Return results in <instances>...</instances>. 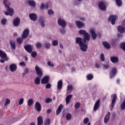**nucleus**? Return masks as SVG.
<instances>
[{"label": "nucleus", "instance_id": "1", "mask_svg": "<svg viewBox=\"0 0 125 125\" xmlns=\"http://www.w3.org/2000/svg\"><path fill=\"white\" fill-rule=\"evenodd\" d=\"M76 43L79 44L80 46V49L82 51L85 52L87 50V45L85 44V43H83V39L81 37H76Z\"/></svg>", "mask_w": 125, "mask_h": 125}, {"label": "nucleus", "instance_id": "2", "mask_svg": "<svg viewBox=\"0 0 125 125\" xmlns=\"http://www.w3.org/2000/svg\"><path fill=\"white\" fill-rule=\"evenodd\" d=\"M89 33L94 41L96 40V38H97V34H96L95 29L90 28Z\"/></svg>", "mask_w": 125, "mask_h": 125}, {"label": "nucleus", "instance_id": "3", "mask_svg": "<svg viewBox=\"0 0 125 125\" xmlns=\"http://www.w3.org/2000/svg\"><path fill=\"white\" fill-rule=\"evenodd\" d=\"M111 98H112V101H111V108H110L111 111L113 110V108H114V106H115V103H116V101H117V95L116 94L112 95Z\"/></svg>", "mask_w": 125, "mask_h": 125}, {"label": "nucleus", "instance_id": "4", "mask_svg": "<svg viewBox=\"0 0 125 125\" xmlns=\"http://www.w3.org/2000/svg\"><path fill=\"white\" fill-rule=\"evenodd\" d=\"M118 18V17L117 16H110L108 18V21H110L111 22L112 25H115L116 23V20H117V19Z\"/></svg>", "mask_w": 125, "mask_h": 125}, {"label": "nucleus", "instance_id": "5", "mask_svg": "<svg viewBox=\"0 0 125 125\" xmlns=\"http://www.w3.org/2000/svg\"><path fill=\"white\" fill-rule=\"evenodd\" d=\"M58 24L62 28H65V27H66V21L62 19H59L58 21Z\"/></svg>", "mask_w": 125, "mask_h": 125}, {"label": "nucleus", "instance_id": "6", "mask_svg": "<svg viewBox=\"0 0 125 125\" xmlns=\"http://www.w3.org/2000/svg\"><path fill=\"white\" fill-rule=\"evenodd\" d=\"M8 2V0H4L3 1V3L5 5V7H6L7 10V11H8V12H13V9H12V8H10L9 7V5H7V4H6V3H7Z\"/></svg>", "mask_w": 125, "mask_h": 125}, {"label": "nucleus", "instance_id": "7", "mask_svg": "<svg viewBox=\"0 0 125 125\" xmlns=\"http://www.w3.org/2000/svg\"><path fill=\"white\" fill-rule=\"evenodd\" d=\"M24 49L25 50L28 52V53H32V52L33 51V46H32L30 44H27L24 46Z\"/></svg>", "mask_w": 125, "mask_h": 125}, {"label": "nucleus", "instance_id": "8", "mask_svg": "<svg viewBox=\"0 0 125 125\" xmlns=\"http://www.w3.org/2000/svg\"><path fill=\"white\" fill-rule=\"evenodd\" d=\"M29 34H30V30L29 29H24L22 35V39H27L29 37Z\"/></svg>", "mask_w": 125, "mask_h": 125}, {"label": "nucleus", "instance_id": "9", "mask_svg": "<svg viewBox=\"0 0 125 125\" xmlns=\"http://www.w3.org/2000/svg\"><path fill=\"white\" fill-rule=\"evenodd\" d=\"M35 71L36 72V74L39 76V77H42V71L38 66H35Z\"/></svg>", "mask_w": 125, "mask_h": 125}, {"label": "nucleus", "instance_id": "10", "mask_svg": "<svg viewBox=\"0 0 125 125\" xmlns=\"http://www.w3.org/2000/svg\"><path fill=\"white\" fill-rule=\"evenodd\" d=\"M0 57L3 58V59H5L6 61H8V58H7L6 53L2 50H0Z\"/></svg>", "mask_w": 125, "mask_h": 125}, {"label": "nucleus", "instance_id": "11", "mask_svg": "<svg viewBox=\"0 0 125 125\" xmlns=\"http://www.w3.org/2000/svg\"><path fill=\"white\" fill-rule=\"evenodd\" d=\"M20 18H17L15 19L14 20L13 23V25L15 27H18L19 25H20Z\"/></svg>", "mask_w": 125, "mask_h": 125}, {"label": "nucleus", "instance_id": "12", "mask_svg": "<svg viewBox=\"0 0 125 125\" xmlns=\"http://www.w3.org/2000/svg\"><path fill=\"white\" fill-rule=\"evenodd\" d=\"M48 82H49V77L47 76H45L41 80V83L43 84L48 83Z\"/></svg>", "mask_w": 125, "mask_h": 125}, {"label": "nucleus", "instance_id": "13", "mask_svg": "<svg viewBox=\"0 0 125 125\" xmlns=\"http://www.w3.org/2000/svg\"><path fill=\"white\" fill-rule=\"evenodd\" d=\"M99 7L101 10L106 11V5L103 2H100L99 3Z\"/></svg>", "mask_w": 125, "mask_h": 125}, {"label": "nucleus", "instance_id": "14", "mask_svg": "<svg viewBox=\"0 0 125 125\" xmlns=\"http://www.w3.org/2000/svg\"><path fill=\"white\" fill-rule=\"evenodd\" d=\"M29 16L31 20H32V21H37V14L35 13H31L29 14Z\"/></svg>", "mask_w": 125, "mask_h": 125}, {"label": "nucleus", "instance_id": "15", "mask_svg": "<svg viewBox=\"0 0 125 125\" xmlns=\"http://www.w3.org/2000/svg\"><path fill=\"white\" fill-rule=\"evenodd\" d=\"M39 22L40 23L41 26L42 28H43L45 26V23H44V19H43V17H40L39 19Z\"/></svg>", "mask_w": 125, "mask_h": 125}, {"label": "nucleus", "instance_id": "16", "mask_svg": "<svg viewBox=\"0 0 125 125\" xmlns=\"http://www.w3.org/2000/svg\"><path fill=\"white\" fill-rule=\"evenodd\" d=\"M111 115V113L108 112L107 114L105 116L104 118V124H107L108 122H109V120H110V116Z\"/></svg>", "mask_w": 125, "mask_h": 125}, {"label": "nucleus", "instance_id": "17", "mask_svg": "<svg viewBox=\"0 0 125 125\" xmlns=\"http://www.w3.org/2000/svg\"><path fill=\"white\" fill-rule=\"evenodd\" d=\"M116 74H117V69L113 68L111 70L110 73V79H113L115 76Z\"/></svg>", "mask_w": 125, "mask_h": 125}, {"label": "nucleus", "instance_id": "18", "mask_svg": "<svg viewBox=\"0 0 125 125\" xmlns=\"http://www.w3.org/2000/svg\"><path fill=\"white\" fill-rule=\"evenodd\" d=\"M35 108L38 111V112H40L42 109V105L40 103L37 102L35 104Z\"/></svg>", "mask_w": 125, "mask_h": 125}, {"label": "nucleus", "instance_id": "19", "mask_svg": "<svg viewBox=\"0 0 125 125\" xmlns=\"http://www.w3.org/2000/svg\"><path fill=\"white\" fill-rule=\"evenodd\" d=\"M10 70L11 72H15L17 70V65L14 63H12L10 65Z\"/></svg>", "mask_w": 125, "mask_h": 125}, {"label": "nucleus", "instance_id": "20", "mask_svg": "<svg viewBox=\"0 0 125 125\" xmlns=\"http://www.w3.org/2000/svg\"><path fill=\"white\" fill-rule=\"evenodd\" d=\"M90 36L89 35L88 33H86L84 35V40H83L84 43H85V42H86V40L90 41Z\"/></svg>", "mask_w": 125, "mask_h": 125}, {"label": "nucleus", "instance_id": "21", "mask_svg": "<svg viewBox=\"0 0 125 125\" xmlns=\"http://www.w3.org/2000/svg\"><path fill=\"white\" fill-rule=\"evenodd\" d=\"M117 30L119 32V33H125V27L122 25L119 26L117 27Z\"/></svg>", "mask_w": 125, "mask_h": 125}, {"label": "nucleus", "instance_id": "22", "mask_svg": "<svg viewBox=\"0 0 125 125\" xmlns=\"http://www.w3.org/2000/svg\"><path fill=\"white\" fill-rule=\"evenodd\" d=\"M99 104H100V100H98L94 104L93 110L94 111H97L99 108Z\"/></svg>", "mask_w": 125, "mask_h": 125}, {"label": "nucleus", "instance_id": "23", "mask_svg": "<svg viewBox=\"0 0 125 125\" xmlns=\"http://www.w3.org/2000/svg\"><path fill=\"white\" fill-rule=\"evenodd\" d=\"M37 121V125H42L43 124V119L42 116L38 117Z\"/></svg>", "mask_w": 125, "mask_h": 125}, {"label": "nucleus", "instance_id": "24", "mask_svg": "<svg viewBox=\"0 0 125 125\" xmlns=\"http://www.w3.org/2000/svg\"><path fill=\"white\" fill-rule=\"evenodd\" d=\"M110 61L112 63H118L119 62V58L117 57H111L110 58Z\"/></svg>", "mask_w": 125, "mask_h": 125}, {"label": "nucleus", "instance_id": "25", "mask_svg": "<svg viewBox=\"0 0 125 125\" xmlns=\"http://www.w3.org/2000/svg\"><path fill=\"white\" fill-rule=\"evenodd\" d=\"M62 109H63V105L62 104H60L59 106L58 107L56 111V115H59L61 111H62Z\"/></svg>", "mask_w": 125, "mask_h": 125}, {"label": "nucleus", "instance_id": "26", "mask_svg": "<svg viewBox=\"0 0 125 125\" xmlns=\"http://www.w3.org/2000/svg\"><path fill=\"white\" fill-rule=\"evenodd\" d=\"M63 86V81L62 80H59L57 83V89L60 90L62 88Z\"/></svg>", "mask_w": 125, "mask_h": 125}, {"label": "nucleus", "instance_id": "27", "mask_svg": "<svg viewBox=\"0 0 125 125\" xmlns=\"http://www.w3.org/2000/svg\"><path fill=\"white\" fill-rule=\"evenodd\" d=\"M76 24L78 28H83L84 26V23L81 22L80 21H76Z\"/></svg>", "mask_w": 125, "mask_h": 125}, {"label": "nucleus", "instance_id": "28", "mask_svg": "<svg viewBox=\"0 0 125 125\" xmlns=\"http://www.w3.org/2000/svg\"><path fill=\"white\" fill-rule=\"evenodd\" d=\"M72 95H69L66 97V99H65L66 104H69V103H70V100L72 99Z\"/></svg>", "mask_w": 125, "mask_h": 125}, {"label": "nucleus", "instance_id": "29", "mask_svg": "<svg viewBox=\"0 0 125 125\" xmlns=\"http://www.w3.org/2000/svg\"><path fill=\"white\" fill-rule=\"evenodd\" d=\"M41 76H38L35 79L34 83L35 84H40L41 83Z\"/></svg>", "mask_w": 125, "mask_h": 125}, {"label": "nucleus", "instance_id": "30", "mask_svg": "<svg viewBox=\"0 0 125 125\" xmlns=\"http://www.w3.org/2000/svg\"><path fill=\"white\" fill-rule=\"evenodd\" d=\"M9 43L13 49H15V48H16V44H15L14 41H12V40H11L9 42Z\"/></svg>", "mask_w": 125, "mask_h": 125}, {"label": "nucleus", "instance_id": "31", "mask_svg": "<svg viewBox=\"0 0 125 125\" xmlns=\"http://www.w3.org/2000/svg\"><path fill=\"white\" fill-rule=\"evenodd\" d=\"M28 3L30 6H32V7H36V3L33 0H29Z\"/></svg>", "mask_w": 125, "mask_h": 125}, {"label": "nucleus", "instance_id": "32", "mask_svg": "<svg viewBox=\"0 0 125 125\" xmlns=\"http://www.w3.org/2000/svg\"><path fill=\"white\" fill-rule=\"evenodd\" d=\"M43 46L44 48H46V49H49V48H50V46H51V45L50 43L45 42L44 43Z\"/></svg>", "mask_w": 125, "mask_h": 125}, {"label": "nucleus", "instance_id": "33", "mask_svg": "<svg viewBox=\"0 0 125 125\" xmlns=\"http://www.w3.org/2000/svg\"><path fill=\"white\" fill-rule=\"evenodd\" d=\"M36 48H38V49H40V48H42V44L41 42H37L35 44Z\"/></svg>", "mask_w": 125, "mask_h": 125}, {"label": "nucleus", "instance_id": "34", "mask_svg": "<svg viewBox=\"0 0 125 125\" xmlns=\"http://www.w3.org/2000/svg\"><path fill=\"white\" fill-rule=\"evenodd\" d=\"M65 119L67 121H70L72 119V114L71 113H67L66 115Z\"/></svg>", "mask_w": 125, "mask_h": 125}, {"label": "nucleus", "instance_id": "35", "mask_svg": "<svg viewBox=\"0 0 125 125\" xmlns=\"http://www.w3.org/2000/svg\"><path fill=\"white\" fill-rule=\"evenodd\" d=\"M86 78L88 81H91L93 79V75L89 74L86 75Z\"/></svg>", "mask_w": 125, "mask_h": 125}, {"label": "nucleus", "instance_id": "36", "mask_svg": "<svg viewBox=\"0 0 125 125\" xmlns=\"http://www.w3.org/2000/svg\"><path fill=\"white\" fill-rule=\"evenodd\" d=\"M34 103V100L32 99H30L27 102V105L28 106H32V104Z\"/></svg>", "mask_w": 125, "mask_h": 125}, {"label": "nucleus", "instance_id": "37", "mask_svg": "<svg viewBox=\"0 0 125 125\" xmlns=\"http://www.w3.org/2000/svg\"><path fill=\"white\" fill-rule=\"evenodd\" d=\"M103 45L105 47V48H107V49H109L110 48V44H109L107 42H103Z\"/></svg>", "mask_w": 125, "mask_h": 125}, {"label": "nucleus", "instance_id": "38", "mask_svg": "<svg viewBox=\"0 0 125 125\" xmlns=\"http://www.w3.org/2000/svg\"><path fill=\"white\" fill-rule=\"evenodd\" d=\"M115 1L118 6H122V5L123 4V2H122V0H115Z\"/></svg>", "mask_w": 125, "mask_h": 125}, {"label": "nucleus", "instance_id": "39", "mask_svg": "<svg viewBox=\"0 0 125 125\" xmlns=\"http://www.w3.org/2000/svg\"><path fill=\"white\" fill-rule=\"evenodd\" d=\"M52 44L53 46H57L58 45V40H54L52 42Z\"/></svg>", "mask_w": 125, "mask_h": 125}, {"label": "nucleus", "instance_id": "40", "mask_svg": "<svg viewBox=\"0 0 125 125\" xmlns=\"http://www.w3.org/2000/svg\"><path fill=\"white\" fill-rule=\"evenodd\" d=\"M23 38H18L17 39V42L19 44H21V43L23 42Z\"/></svg>", "mask_w": 125, "mask_h": 125}, {"label": "nucleus", "instance_id": "41", "mask_svg": "<svg viewBox=\"0 0 125 125\" xmlns=\"http://www.w3.org/2000/svg\"><path fill=\"white\" fill-rule=\"evenodd\" d=\"M44 125H50V119H46L44 122Z\"/></svg>", "mask_w": 125, "mask_h": 125}, {"label": "nucleus", "instance_id": "42", "mask_svg": "<svg viewBox=\"0 0 125 125\" xmlns=\"http://www.w3.org/2000/svg\"><path fill=\"white\" fill-rule=\"evenodd\" d=\"M81 107V103L77 102L75 104V109H79Z\"/></svg>", "mask_w": 125, "mask_h": 125}, {"label": "nucleus", "instance_id": "43", "mask_svg": "<svg viewBox=\"0 0 125 125\" xmlns=\"http://www.w3.org/2000/svg\"><path fill=\"white\" fill-rule=\"evenodd\" d=\"M79 33L80 34V35H83V36L86 34L85 30L83 29L79 30Z\"/></svg>", "mask_w": 125, "mask_h": 125}, {"label": "nucleus", "instance_id": "44", "mask_svg": "<svg viewBox=\"0 0 125 125\" xmlns=\"http://www.w3.org/2000/svg\"><path fill=\"white\" fill-rule=\"evenodd\" d=\"M14 11V10L13 9V12H9V13L7 12H5L4 14L6 15V16L10 15V16H12L13 15Z\"/></svg>", "mask_w": 125, "mask_h": 125}, {"label": "nucleus", "instance_id": "45", "mask_svg": "<svg viewBox=\"0 0 125 125\" xmlns=\"http://www.w3.org/2000/svg\"><path fill=\"white\" fill-rule=\"evenodd\" d=\"M121 110H125V101L121 105Z\"/></svg>", "mask_w": 125, "mask_h": 125}, {"label": "nucleus", "instance_id": "46", "mask_svg": "<svg viewBox=\"0 0 125 125\" xmlns=\"http://www.w3.org/2000/svg\"><path fill=\"white\" fill-rule=\"evenodd\" d=\"M100 59H101V61H102V62H103L105 60V57L104 56V54H103V53L101 54Z\"/></svg>", "mask_w": 125, "mask_h": 125}, {"label": "nucleus", "instance_id": "47", "mask_svg": "<svg viewBox=\"0 0 125 125\" xmlns=\"http://www.w3.org/2000/svg\"><path fill=\"white\" fill-rule=\"evenodd\" d=\"M89 122V119L88 118H85L83 120V124L86 125Z\"/></svg>", "mask_w": 125, "mask_h": 125}, {"label": "nucleus", "instance_id": "48", "mask_svg": "<svg viewBox=\"0 0 125 125\" xmlns=\"http://www.w3.org/2000/svg\"><path fill=\"white\" fill-rule=\"evenodd\" d=\"M1 23L2 25H5L6 24V20H5V19L1 20Z\"/></svg>", "mask_w": 125, "mask_h": 125}, {"label": "nucleus", "instance_id": "49", "mask_svg": "<svg viewBox=\"0 0 125 125\" xmlns=\"http://www.w3.org/2000/svg\"><path fill=\"white\" fill-rule=\"evenodd\" d=\"M9 103H10V100L8 99H7L5 101V106H7V105H8V104H9Z\"/></svg>", "mask_w": 125, "mask_h": 125}, {"label": "nucleus", "instance_id": "50", "mask_svg": "<svg viewBox=\"0 0 125 125\" xmlns=\"http://www.w3.org/2000/svg\"><path fill=\"white\" fill-rule=\"evenodd\" d=\"M53 13H54L53 10H52V9H50L48 10V14L49 15H51L53 14Z\"/></svg>", "mask_w": 125, "mask_h": 125}, {"label": "nucleus", "instance_id": "51", "mask_svg": "<svg viewBox=\"0 0 125 125\" xmlns=\"http://www.w3.org/2000/svg\"><path fill=\"white\" fill-rule=\"evenodd\" d=\"M24 103V99L21 98L19 101V105H22L23 103Z\"/></svg>", "mask_w": 125, "mask_h": 125}, {"label": "nucleus", "instance_id": "52", "mask_svg": "<svg viewBox=\"0 0 125 125\" xmlns=\"http://www.w3.org/2000/svg\"><path fill=\"white\" fill-rule=\"evenodd\" d=\"M51 101H52V100H51V99H50V98H48V99H47L45 101V103H50V102H51Z\"/></svg>", "mask_w": 125, "mask_h": 125}, {"label": "nucleus", "instance_id": "53", "mask_svg": "<svg viewBox=\"0 0 125 125\" xmlns=\"http://www.w3.org/2000/svg\"><path fill=\"white\" fill-rule=\"evenodd\" d=\"M37 52H33L31 53L32 57H36L37 56Z\"/></svg>", "mask_w": 125, "mask_h": 125}, {"label": "nucleus", "instance_id": "54", "mask_svg": "<svg viewBox=\"0 0 125 125\" xmlns=\"http://www.w3.org/2000/svg\"><path fill=\"white\" fill-rule=\"evenodd\" d=\"M60 32H61V34H65V33H66L65 29H64V28L60 29Z\"/></svg>", "mask_w": 125, "mask_h": 125}, {"label": "nucleus", "instance_id": "55", "mask_svg": "<svg viewBox=\"0 0 125 125\" xmlns=\"http://www.w3.org/2000/svg\"><path fill=\"white\" fill-rule=\"evenodd\" d=\"M68 90H72L73 89V87L71 85H68L67 87Z\"/></svg>", "mask_w": 125, "mask_h": 125}, {"label": "nucleus", "instance_id": "56", "mask_svg": "<svg viewBox=\"0 0 125 125\" xmlns=\"http://www.w3.org/2000/svg\"><path fill=\"white\" fill-rule=\"evenodd\" d=\"M20 66H23L24 67H25V66H26V63H25L23 62H21L20 63Z\"/></svg>", "mask_w": 125, "mask_h": 125}, {"label": "nucleus", "instance_id": "57", "mask_svg": "<svg viewBox=\"0 0 125 125\" xmlns=\"http://www.w3.org/2000/svg\"><path fill=\"white\" fill-rule=\"evenodd\" d=\"M50 87H51V84H50V83H47L46 85V86H45L46 88H50Z\"/></svg>", "mask_w": 125, "mask_h": 125}, {"label": "nucleus", "instance_id": "58", "mask_svg": "<svg viewBox=\"0 0 125 125\" xmlns=\"http://www.w3.org/2000/svg\"><path fill=\"white\" fill-rule=\"evenodd\" d=\"M47 64L48 66H50V67H53L54 66L53 63H51V62H48Z\"/></svg>", "mask_w": 125, "mask_h": 125}, {"label": "nucleus", "instance_id": "59", "mask_svg": "<svg viewBox=\"0 0 125 125\" xmlns=\"http://www.w3.org/2000/svg\"><path fill=\"white\" fill-rule=\"evenodd\" d=\"M40 8H41V9H44V4H43V3L41 4Z\"/></svg>", "mask_w": 125, "mask_h": 125}, {"label": "nucleus", "instance_id": "60", "mask_svg": "<svg viewBox=\"0 0 125 125\" xmlns=\"http://www.w3.org/2000/svg\"><path fill=\"white\" fill-rule=\"evenodd\" d=\"M103 66H104V69H108V68H109V65H108V64H104Z\"/></svg>", "mask_w": 125, "mask_h": 125}, {"label": "nucleus", "instance_id": "61", "mask_svg": "<svg viewBox=\"0 0 125 125\" xmlns=\"http://www.w3.org/2000/svg\"><path fill=\"white\" fill-rule=\"evenodd\" d=\"M45 9H48V4L46 3L44 5Z\"/></svg>", "mask_w": 125, "mask_h": 125}, {"label": "nucleus", "instance_id": "62", "mask_svg": "<svg viewBox=\"0 0 125 125\" xmlns=\"http://www.w3.org/2000/svg\"><path fill=\"white\" fill-rule=\"evenodd\" d=\"M51 109H49L48 110H47L46 113L47 114H50V113H51Z\"/></svg>", "mask_w": 125, "mask_h": 125}, {"label": "nucleus", "instance_id": "63", "mask_svg": "<svg viewBox=\"0 0 125 125\" xmlns=\"http://www.w3.org/2000/svg\"><path fill=\"white\" fill-rule=\"evenodd\" d=\"M118 38H122L123 37V34L121 33L118 34Z\"/></svg>", "mask_w": 125, "mask_h": 125}, {"label": "nucleus", "instance_id": "64", "mask_svg": "<svg viewBox=\"0 0 125 125\" xmlns=\"http://www.w3.org/2000/svg\"><path fill=\"white\" fill-rule=\"evenodd\" d=\"M25 73H26V74L28 73L29 72V69L28 68H25V70H24Z\"/></svg>", "mask_w": 125, "mask_h": 125}]
</instances>
